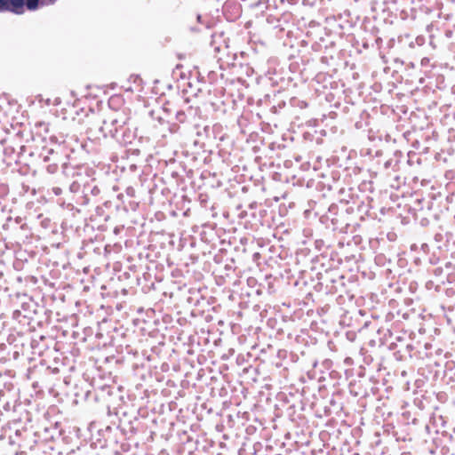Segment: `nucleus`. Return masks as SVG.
Listing matches in <instances>:
<instances>
[{
  "instance_id": "f257e3e1",
  "label": "nucleus",
  "mask_w": 455,
  "mask_h": 455,
  "mask_svg": "<svg viewBox=\"0 0 455 455\" xmlns=\"http://www.w3.org/2000/svg\"><path fill=\"white\" fill-rule=\"evenodd\" d=\"M54 3L56 0H48ZM43 0H0V12H10L15 14H22L25 9L34 12L44 5Z\"/></svg>"
}]
</instances>
